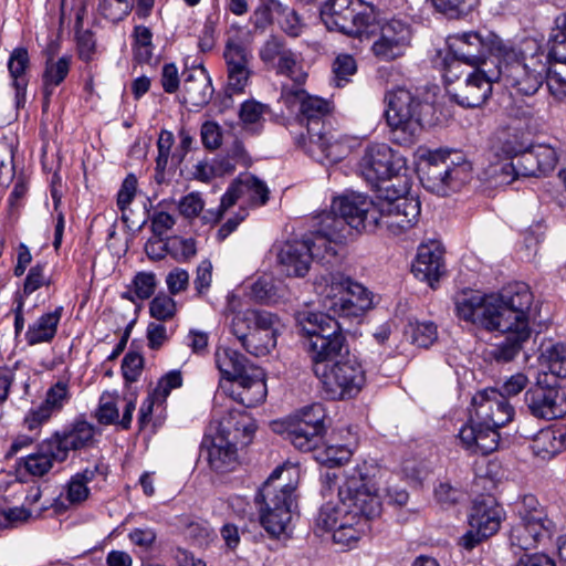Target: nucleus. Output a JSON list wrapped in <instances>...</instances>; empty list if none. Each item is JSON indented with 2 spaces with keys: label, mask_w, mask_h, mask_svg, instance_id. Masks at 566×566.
Instances as JSON below:
<instances>
[{
  "label": "nucleus",
  "mask_w": 566,
  "mask_h": 566,
  "mask_svg": "<svg viewBox=\"0 0 566 566\" xmlns=\"http://www.w3.org/2000/svg\"><path fill=\"white\" fill-rule=\"evenodd\" d=\"M261 61L279 75L289 77L293 84H304L307 72L297 53L290 49L282 36L270 35L259 52Z\"/></svg>",
  "instance_id": "412c9836"
},
{
  "label": "nucleus",
  "mask_w": 566,
  "mask_h": 566,
  "mask_svg": "<svg viewBox=\"0 0 566 566\" xmlns=\"http://www.w3.org/2000/svg\"><path fill=\"white\" fill-rule=\"evenodd\" d=\"M532 303L530 287L517 283L500 294L462 291L455 296V312L460 319L505 334L504 340L490 352V356L497 363H507L515 358L531 336Z\"/></svg>",
  "instance_id": "f257e3e1"
},
{
  "label": "nucleus",
  "mask_w": 566,
  "mask_h": 566,
  "mask_svg": "<svg viewBox=\"0 0 566 566\" xmlns=\"http://www.w3.org/2000/svg\"><path fill=\"white\" fill-rule=\"evenodd\" d=\"M405 334L418 347L428 348L438 338L437 325L432 322H409Z\"/></svg>",
  "instance_id": "79ce46f5"
},
{
  "label": "nucleus",
  "mask_w": 566,
  "mask_h": 566,
  "mask_svg": "<svg viewBox=\"0 0 566 566\" xmlns=\"http://www.w3.org/2000/svg\"><path fill=\"white\" fill-rule=\"evenodd\" d=\"M167 245L168 254L177 262H187L197 253L196 242L191 238L169 237Z\"/></svg>",
  "instance_id": "3c124183"
},
{
  "label": "nucleus",
  "mask_w": 566,
  "mask_h": 566,
  "mask_svg": "<svg viewBox=\"0 0 566 566\" xmlns=\"http://www.w3.org/2000/svg\"><path fill=\"white\" fill-rule=\"evenodd\" d=\"M314 287L323 307L333 315L359 317L373 305L368 290L339 272L318 275Z\"/></svg>",
  "instance_id": "1a4fd4ad"
},
{
  "label": "nucleus",
  "mask_w": 566,
  "mask_h": 566,
  "mask_svg": "<svg viewBox=\"0 0 566 566\" xmlns=\"http://www.w3.org/2000/svg\"><path fill=\"white\" fill-rule=\"evenodd\" d=\"M509 161H503L499 164H494L491 166L490 175L499 182V184H511L516 178L520 177L516 169V164L514 158H509Z\"/></svg>",
  "instance_id": "69168bd1"
},
{
  "label": "nucleus",
  "mask_w": 566,
  "mask_h": 566,
  "mask_svg": "<svg viewBox=\"0 0 566 566\" xmlns=\"http://www.w3.org/2000/svg\"><path fill=\"white\" fill-rule=\"evenodd\" d=\"M531 147L541 176L552 172L559 160L558 150L547 144H537Z\"/></svg>",
  "instance_id": "de8ad7c7"
},
{
  "label": "nucleus",
  "mask_w": 566,
  "mask_h": 566,
  "mask_svg": "<svg viewBox=\"0 0 566 566\" xmlns=\"http://www.w3.org/2000/svg\"><path fill=\"white\" fill-rule=\"evenodd\" d=\"M300 471L294 465L277 467L263 483L255 501L260 505V522L273 537L285 534L295 505L294 492Z\"/></svg>",
  "instance_id": "423d86ee"
},
{
  "label": "nucleus",
  "mask_w": 566,
  "mask_h": 566,
  "mask_svg": "<svg viewBox=\"0 0 566 566\" xmlns=\"http://www.w3.org/2000/svg\"><path fill=\"white\" fill-rule=\"evenodd\" d=\"M149 313L157 321H168L176 314V302L171 296L160 293L150 302Z\"/></svg>",
  "instance_id": "13d9d810"
},
{
  "label": "nucleus",
  "mask_w": 566,
  "mask_h": 566,
  "mask_svg": "<svg viewBox=\"0 0 566 566\" xmlns=\"http://www.w3.org/2000/svg\"><path fill=\"white\" fill-rule=\"evenodd\" d=\"M182 385V376L179 370H171L163 376L154 392H156V397L160 402H165L166 398L169 396L172 389L179 388Z\"/></svg>",
  "instance_id": "0e129e2a"
},
{
  "label": "nucleus",
  "mask_w": 566,
  "mask_h": 566,
  "mask_svg": "<svg viewBox=\"0 0 566 566\" xmlns=\"http://www.w3.org/2000/svg\"><path fill=\"white\" fill-rule=\"evenodd\" d=\"M243 196L247 195L249 199L258 205L263 206L269 200V188L266 185L255 176L248 175L238 179Z\"/></svg>",
  "instance_id": "49530a36"
},
{
  "label": "nucleus",
  "mask_w": 566,
  "mask_h": 566,
  "mask_svg": "<svg viewBox=\"0 0 566 566\" xmlns=\"http://www.w3.org/2000/svg\"><path fill=\"white\" fill-rule=\"evenodd\" d=\"M56 461L62 462L63 460L57 458V451L52 441L48 439L40 443L34 452L19 460L18 470L20 472L23 470L29 475L40 478L45 475Z\"/></svg>",
  "instance_id": "2f4dec72"
},
{
  "label": "nucleus",
  "mask_w": 566,
  "mask_h": 566,
  "mask_svg": "<svg viewBox=\"0 0 566 566\" xmlns=\"http://www.w3.org/2000/svg\"><path fill=\"white\" fill-rule=\"evenodd\" d=\"M45 264H35L32 266L25 277L23 292L31 294L43 285H50L51 277L45 274Z\"/></svg>",
  "instance_id": "e2e57ef3"
},
{
  "label": "nucleus",
  "mask_w": 566,
  "mask_h": 566,
  "mask_svg": "<svg viewBox=\"0 0 566 566\" xmlns=\"http://www.w3.org/2000/svg\"><path fill=\"white\" fill-rule=\"evenodd\" d=\"M250 296L255 302L263 304L276 303L280 298L277 287L273 280L268 276L259 277L250 286Z\"/></svg>",
  "instance_id": "09e8293b"
},
{
  "label": "nucleus",
  "mask_w": 566,
  "mask_h": 566,
  "mask_svg": "<svg viewBox=\"0 0 566 566\" xmlns=\"http://www.w3.org/2000/svg\"><path fill=\"white\" fill-rule=\"evenodd\" d=\"M30 65L28 50L24 48H15L9 57L8 70L12 78V83L19 81H29L25 77V71Z\"/></svg>",
  "instance_id": "5fc2aeb1"
},
{
  "label": "nucleus",
  "mask_w": 566,
  "mask_h": 566,
  "mask_svg": "<svg viewBox=\"0 0 566 566\" xmlns=\"http://www.w3.org/2000/svg\"><path fill=\"white\" fill-rule=\"evenodd\" d=\"M228 70H250V53L238 42L229 41L224 50Z\"/></svg>",
  "instance_id": "603ef678"
},
{
  "label": "nucleus",
  "mask_w": 566,
  "mask_h": 566,
  "mask_svg": "<svg viewBox=\"0 0 566 566\" xmlns=\"http://www.w3.org/2000/svg\"><path fill=\"white\" fill-rule=\"evenodd\" d=\"M237 444L228 436L217 432L213 436H206L202 451L207 453L210 468L220 473L233 470L238 462Z\"/></svg>",
  "instance_id": "393cba45"
},
{
  "label": "nucleus",
  "mask_w": 566,
  "mask_h": 566,
  "mask_svg": "<svg viewBox=\"0 0 566 566\" xmlns=\"http://www.w3.org/2000/svg\"><path fill=\"white\" fill-rule=\"evenodd\" d=\"M135 408L136 403L134 399L125 400L123 417L119 420V409L115 399L111 396H102L95 417L101 424L118 423L122 429L127 430L130 428Z\"/></svg>",
  "instance_id": "72a5a7b5"
},
{
  "label": "nucleus",
  "mask_w": 566,
  "mask_h": 566,
  "mask_svg": "<svg viewBox=\"0 0 566 566\" xmlns=\"http://www.w3.org/2000/svg\"><path fill=\"white\" fill-rule=\"evenodd\" d=\"M357 71L355 59L349 54H339L333 63L334 81L337 86H343L349 81V76Z\"/></svg>",
  "instance_id": "052dcab7"
},
{
  "label": "nucleus",
  "mask_w": 566,
  "mask_h": 566,
  "mask_svg": "<svg viewBox=\"0 0 566 566\" xmlns=\"http://www.w3.org/2000/svg\"><path fill=\"white\" fill-rule=\"evenodd\" d=\"M134 39L137 59L139 61H149L153 54L151 31L145 25H137L134 29Z\"/></svg>",
  "instance_id": "680f3d73"
},
{
  "label": "nucleus",
  "mask_w": 566,
  "mask_h": 566,
  "mask_svg": "<svg viewBox=\"0 0 566 566\" xmlns=\"http://www.w3.org/2000/svg\"><path fill=\"white\" fill-rule=\"evenodd\" d=\"M459 63L450 64L447 69L448 81H455L448 88L452 99L463 107L474 108L483 105L492 94V84L501 80V71L494 66H473L462 72L461 78L455 70Z\"/></svg>",
  "instance_id": "4468645a"
},
{
  "label": "nucleus",
  "mask_w": 566,
  "mask_h": 566,
  "mask_svg": "<svg viewBox=\"0 0 566 566\" xmlns=\"http://www.w3.org/2000/svg\"><path fill=\"white\" fill-rule=\"evenodd\" d=\"M343 500L338 495V502H327L319 509L317 517L315 520L316 531L321 532H333L340 522L342 515L344 514Z\"/></svg>",
  "instance_id": "c03bdc74"
},
{
  "label": "nucleus",
  "mask_w": 566,
  "mask_h": 566,
  "mask_svg": "<svg viewBox=\"0 0 566 566\" xmlns=\"http://www.w3.org/2000/svg\"><path fill=\"white\" fill-rule=\"evenodd\" d=\"M406 159L387 144L369 145L358 164L360 176L373 187L406 170Z\"/></svg>",
  "instance_id": "aec40b11"
},
{
  "label": "nucleus",
  "mask_w": 566,
  "mask_h": 566,
  "mask_svg": "<svg viewBox=\"0 0 566 566\" xmlns=\"http://www.w3.org/2000/svg\"><path fill=\"white\" fill-rule=\"evenodd\" d=\"M505 156L514 158L516 164L517 174L522 177H541L539 169L535 161L532 147L522 149L521 147L511 146L506 144L503 147Z\"/></svg>",
  "instance_id": "ea45409f"
},
{
  "label": "nucleus",
  "mask_w": 566,
  "mask_h": 566,
  "mask_svg": "<svg viewBox=\"0 0 566 566\" xmlns=\"http://www.w3.org/2000/svg\"><path fill=\"white\" fill-rule=\"evenodd\" d=\"M324 417L321 405L304 407L283 423L285 439L302 452L316 450L324 432Z\"/></svg>",
  "instance_id": "6ab92c4d"
},
{
  "label": "nucleus",
  "mask_w": 566,
  "mask_h": 566,
  "mask_svg": "<svg viewBox=\"0 0 566 566\" xmlns=\"http://www.w3.org/2000/svg\"><path fill=\"white\" fill-rule=\"evenodd\" d=\"M549 52L546 53L548 62L551 59L558 63H566V13L555 19L549 40Z\"/></svg>",
  "instance_id": "a19ab883"
},
{
  "label": "nucleus",
  "mask_w": 566,
  "mask_h": 566,
  "mask_svg": "<svg viewBox=\"0 0 566 566\" xmlns=\"http://www.w3.org/2000/svg\"><path fill=\"white\" fill-rule=\"evenodd\" d=\"M420 171L423 187L439 196L459 191L471 178L469 163L458 153L446 150L428 151Z\"/></svg>",
  "instance_id": "ddd939ff"
},
{
  "label": "nucleus",
  "mask_w": 566,
  "mask_h": 566,
  "mask_svg": "<svg viewBox=\"0 0 566 566\" xmlns=\"http://www.w3.org/2000/svg\"><path fill=\"white\" fill-rule=\"evenodd\" d=\"M321 19L329 30L363 38L373 32L375 15L363 9L360 0H326L321 7Z\"/></svg>",
  "instance_id": "2eb2a0df"
},
{
  "label": "nucleus",
  "mask_w": 566,
  "mask_h": 566,
  "mask_svg": "<svg viewBox=\"0 0 566 566\" xmlns=\"http://www.w3.org/2000/svg\"><path fill=\"white\" fill-rule=\"evenodd\" d=\"M530 413L538 419L554 420L566 415V394L555 386L536 385L524 396Z\"/></svg>",
  "instance_id": "5701e85b"
},
{
  "label": "nucleus",
  "mask_w": 566,
  "mask_h": 566,
  "mask_svg": "<svg viewBox=\"0 0 566 566\" xmlns=\"http://www.w3.org/2000/svg\"><path fill=\"white\" fill-rule=\"evenodd\" d=\"M62 313L63 307L59 306L54 311L41 315L33 324L29 325L25 333L28 345L50 343L56 335Z\"/></svg>",
  "instance_id": "f704fd0d"
},
{
  "label": "nucleus",
  "mask_w": 566,
  "mask_h": 566,
  "mask_svg": "<svg viewBox=\"0 0 566 566\" xmlns=\"http://www.w3.org/2000/svg\"><path fill=\"white\" fill-rule=\"evenodd\" d=\"M518 516L520 520L512 526L510 533L512 546L525 551L531 549L551 536L554 523L547 517L534 496H524Z\"/></svg>",
  "instance_id": "f3484780"
},
{
  "label": "nucleus",
  "mask_w": 566,
  "mask_h": 566,
  "mask_svg": "<svg viewBox=\"0 0 566 566\" xmlns=\"http://www.w3.org/2000/svg\"><path fill=\"white\" fill-rule=\"evenodd\" d=\"M434 9L451 18L468 14L479 3V0H431Z\"/></svg>",
  "instance_id": "864d4df0"
},
{
  "label": "nucleus",
  "mask_w": 566,
  "mask_h": 566,
  "mask_svg": "<svg viewBox=\"0 0 566 566\" xmlns=\"http://www.w3.org/2000/svg\"><path fill=\"white\" fill-rule=\"evenodd\" d=\"M144 366V358L136 352H128L122 363L124 378L129 381H136Z\"/></svg>",
  "instance_id": "338daca9"
},
{
  "label": "nucleus",
  "mask_w": 566,
  "mask_h": 566,
  "mask_svg": "<svg viewBox=\"0 0 566 566\" xmlns=\"http://www.w3.org/2000/svg\"><path fill=\"white\" fill-rule=\"evenodd\" d=\"M496 67L501 71V80L507 86L523 95L535 94L546 81L549 72L546 50L535 39H525L520 53L514 56L500 59Z\"/></svg>",
  "instance_id": "0eeeda50"
},
{
  "label": "nucleus",
  "mask_w": 566,
  "mask_h": 566,
  "mask_svg": "<svg viewBox=\"0 0 566 566\" xmlns=\"http://www.w3.org/2000/svg\"><path fill=\"white\" fill-rule=\"evenodd\" d=\"M386 102L385 116L392 142L403 146L413 144L422 130V114L429 105L402 87L388 92Z\"/></svg>",
  "instance_id": "f8f14e48"
},
{
  "label": "nucleus",
  "mask_w": 566,
  "mask_h": 566,
  "mask_svg": "<svg viewBox=\"0 0 566 566\" xmlns=\"http://www.w3.org/2000/svg\"><path fill=\"white\" fill-rule=\"evenodd\" d=\"M415 276L433 286L444 273L443 250L438 242L420 244L411 268Z\"/></svg>",
  "instance_id": "a878e982"
},
{
  "label": "nucleus",
  "mask_w": 566,
  "mask_h": 566,
  "mask_svg": "<svg viewBox=\"0 0 566 566\" xmlns=\"http://www.w3.org/2000/svg\"><path fill=\"white\" fill-rule=\"evenodd\" d=\"M470 421L459 432L462 447L474 454H489L497 449V429L509 423L514 408L499 389L488 388L472 399Z\"/></svg>",
  "instance_id": "20e7f679"
},
{
  "label": "nucleus",
  "mask_w": 566,
  "mask_h": 566,
  "mask_svg": "<svg viewBox=\"0 0 566 566\" xmlns=\"http://www.w3.org/2000/svg\"><path fill=\"white\" fill-rule=\"evenodd\" d=\"M352 451L345 446H327L322 450H316L315 459L324 465L335 467L347 462Z\"/></svg>",
  "instance_id": "4d7b16f0"
},
{
  "label": "nucleus",
  "mask_w": 566,
  "mask_h": 566,
  "mask_svg": "<svg viewBox=\"0 0 566 566\" xmlns=\"http://www.w3.org/2000/svg\"><path fill=\"white\" fill-rule=\"evenodd\" d=\"M296 322L302 332L310 336V339L316 338L318 335L332 332L338 328V322L328 314L312 311H300L296 313Z\"/></svg>",
  "instance_id": "e433bc0d"
},
{
  "label": "nucleus",
  "mask_w": 566,
  "mask_h": 566,
  "mask_svg": "<svg viewBox=\"0 0 566 566\" xmlns=\"http://www.w3.org/2000/svg\"><path fill=\"white\" fill-rule=\"evenodd\" d=\"M339 496L344 514L333 531V539L342 545H350L368 530V521L380 514L381 502L360 470L347 476L346 482L339 486Z\"/></svg>",
  "instance_id": "39448f33"
},
{
  "label": "nucleus",
  "mask_w": 566,
  "mask_h": 566,
  "mask_svg": "<svg viewBox=\"0 0 566 566\" xmlns=\"http://www.w3.org/2000/svg\"><path fill=\"white\" fill-rule=\"evenodd\" d=\"M205 207V202L198 192L185 196L178 205L180 213L186 218L197 217Z\"/></svg>",
  "instance_id": "774afa93"
},
{
  "label": "nucleus",
  "mask_w": 566,
  "mask_h": 566,
  "mask_svg": "<svg viewBox=\"0 0 566 566\" xmlns=\"http://www.w3.org/2000/svg\"><path fill=\"white\" fill-rule=\"evenodd\" d=\"M502 510L492 496L475 499L469 515L471 530L461 538L467 549H472L482 539L494 535L501 525Z\"/></svg>",
  "instance_id": "4be33fe9"
},
{
  "label": "nucleus",
  "mask_w": 566,
  "mask_h": 566,
  "mask_svg": "<svg viewBox=\"0 0 566 566\" xmlns=\"http://www.w3.org/2000/svg\"><path fill=\"white\" fill-rule=\"evenodd\" d=\"M271 11L276 15L282 30L291 36H298L303 30V22L297 12L280 1H272Z\"/></svg>",
  "instance_id": "37998d69"
},
{
  "label": "nucleus",
  "mask_w": 566,
  "mask_h": 566,
  "mask_svg": "<svg viewBox=\"0 0 566 566\" xmlns=\"http://www.w3.org/2000/svg\"><path fill=\"white\" fill-rule=\"evenodd\" d=\"M308 353L314 374H316L318 365L331 366L335 360H340L349 356V349L346 344V338L340 331V326L335 329L333 328L331 334L325 333L318 335L316 338L310 339Z\"/></svg>",
  "instance_id": "b1692460"
},
{
  "label": "nucleus",
  "mask_w": 566,
  "mask_h": 566,
  "mask_svg": "<svg viewBox=\"0 0 566 566\" xmlns=\"http://www.w3.org/2000/svg\"><path fill=\"white\" fill-rule=\"evenodd\" d=\"M214 361L222 378L232 382L231 396L234 400L248 408L264 401L266 385L261 368L230 347H218Z\"/></svg>",
  "instance_id": "6e6552de"
},
{
  "label": "nucleus",
  "mask_w": 566,
  "mask_h": 566,
  "mask_svg": "<svg viewBox=\"0 0 566 566\" xmlns=\"http://www.w3.org/2000/svg\"><path fill=\"white\" fill-rule=\"evenodd\" d=\"M71 66L70 56H61L57 60L49 57L42 73L43 106L48 107L50 97L56 86L66 78Z\"/></svg>",
  "instance_id": "c9c22d12"
},
{
  "label": "nucleus",
  "mask_w": 566,
  "mask_h": 566,
  "mask_svg": "<svg viewBox=\"0 0 566 566\" xmlns=\"http://www.w3.org/2000/svg\"><path fill=\"white\" fill-rule=\"evenodd\" d=\"M128 0H99L98 12L112 22L123 20L130 11Z\"/></svg>",
  "instance_id": "bf43d9fd"
},
{
  "label": "nucleus",
  "mask_w": 566,
  "mask_h": 566,
  "mask_svg": "<svg viewBox=\"0 0 566 566\" xmlns=\"http://www.w3.org/2000/svg\"><path fill=\"white\" fill-rule=\"evenodd\" d=\"M539 365L558 378H566V345L557 343L542 348Z\"/></svg>",
  "instance_id": "58836bf2"
},
{
  "label": "nucleus",
  "mask_w": 566,
  "mask_h": 566,
  "mask_svg": "<svg viewBox=\"0 0 566 566\" xmlns=\"http://www.w3.org/2000/svg\"><path fill=\"white\" fill-rule=\"evenodd\" d=\"M182 98L185 104L201 107L209 103L213 88L211 80L202 66L193 67L182 73Z\"/></svg>",
  "instance_id": "c85d7f7f"
},
{
  "label": "nucleus",
  "mask_w": 566,
  "mask_h": 566,
  "mask_svg": "<svg viewBox=\"0 0 566 566\" xmlns=\"http://www.w3.org/2000/svg\"><path fill=\"white\" fill-rule=\"evenodd\" d=\"M69 399L67 384L63 381L56 382L48 390L45 400L39 407L29 411L24 419L25 424L30 430L35 429L50 419L54 412H59Z\"/></svg>",
  "instance_id": "c756f323"
},
{
  "label": "nucleus",
  "mask_w": 566,
  "mask_h": 566,
  "mask_svg": "<svg viewBox=\"0 0 566 566\" xmlns=\"http://www.w3.org/2000/svg\"><path fill=\"white\" fill-rule=\"evenodd\" d=\"M447 43L454 57L470 67L494 66L500 59L514 56L512 46L485 29L453 33Z\"/></svg>",
  "instance_id": "9d476101"
},
{
  "label": "nucleus",
  "mask_w": 566,
  "mask_h": 566,
  "mask_svg": "<svg viewBox=\"0 0 566 566\" xmlns=\"http://www.w3.org/2000/svg\"><path fill=\"white\" fill-rule=\"evenodd\" d=\"M315 375L321 380L325 395L332 400L356 396L365 382L361 366L349 356L335 360L331 366L318 365Z\"/></svg>",
  "instance_id": "dca6fc26"
},
{
  "label": "nucleus",
  "mask_w": 566,
  "mask_h": 566,
  "mask_svg": "<svg viewBox=\"0 0 566 566\" xmlns=\"http://www.w3.org/2000/svg\"><path fill=\"white\" fill-rule=\"evenodd\" d=\"M175 143L174 134L169 130H161L157 140L158 156L156 158L157 182H161L165 178V170L170 157V150Z\"/></svg>",
  "instance_id": "8fccbe9b"
},
{
  "label": "nucleus",
  "mask_w": 566,
  "mask_h": 566,
  "mask_svg": "<svg viewBox=\"0 0 566 566\" xmlns=\"http://www.w3.org/2000/svg\"><path fill=\"white\" fill-rule=\"evenodd\" d=\"M346 239V233L342 231L333 232L332 229H327L325 226V216L319 217L318 229L305 235L303 242L310 245L312 261H323L326 256H334L336 254L335 244Z\"/></svg>",
  "instance_id": "473e14b6"
},
{
  "label": "nucleus",
  "mask_w": 566,
  "mask_h": 566,
  "mask_svg": "<svg viewBox=\"0 0 566 566\" xmlns=\"http://www.w3.org/2000/svg\"><path fill=\"white\" fill-rule=\"evenodd\" d=\"M566 448V433L560 429H543L534 438L533 451L542 459H551Z\"/></svg>",
  "instance_id": "4c0bfd02"
},
{
  "label": "nucleus",
  "mask_w": 566,
  "mask_h": 566,
  "mask_svg": "<svg viewBox=\"0 0 566 566\" xmlns=\"http://www.w3.org/2000/svg\"><path fill=\"white\" fill-rule=\"evenodd\" d=\"M95 433V427L92 423L80 420L63 433H55L50 440L57 451V458L65 460L70 450H78L92 446Z\"/></svg>",
  "instance_id": "cd10ccee"
},
{
  "label": "nucleus",
  "mask_w": 566,
  "mask_h": 566,
  "mask_svg": "<svg viewBox=\"0 0 566 566\" xmlns=\"http://www.w3.org/2000/svg\"><path fill=\"white\" fill-rule=\"evenodd\" d=\"M303 84H283L281 102L291 109H297L300 120L306 126L304 147L306 153L319 163L335 164L346 155V146L326 124L331 107L326 99L308 95Z\"/></svg>",
  "instance_id": "7ed1b4c3"
},
{
  "label": "nucleus",
  "mask_w": 566,
  "mask_h": 566,
  "mask_svg": "<svg viewBox=\"0 0 566 566\" xmlns=\"http://www.w3.org/2000/svg\"><path fill=\"white\" fill-rule=\"evenodd\" d=\"M371 29L373 32L364 34V36L376 35L371 44V52L380 61L397 60L403 56L411 46L413 31L406 19H384L377 24L374 21Z\"/></svg>",
  "instance_id": "a211bd4d"
},
{
  "label": "nucleus",
  "mask_w": 566,
  "mask_h": 566,
  "mask_svg": "<svg viewBox=\"0 0 566 566\" xmlns=\"http://www.w3.org/2000/svg\"><path fill=\"white\" fill-rule=\"evenodd\" d=\"M276 258L282 271L289 276L303 277L312 263L310 245L303 240L285 241L280 245Z\"/></svg>",
  "instance_id": "bb28decb"
},
{
  "label": "nucleus",
  "mask_w": 566,
  "mask_h": 566,
  "mask_svg": "<svg viewBox=\"0 0 566 566\" xmlns=\"http://www.w3.org/2000/svg\"><path fill=\"white\" fill-rule=\"evenodd\" d=\"M255 428L254 421L247 412L228 408L227 415L218 421L217 433L228 436L234 443L248 444Z\"/></svg>",
  "instance_id": "7c9ffc66"
},
{
  "label": "nucleus",
  "mask_w": 566,
  "mask_h": 566,
  "mask_svg": "<svg viewBox=\"0 0 566 566\" xmlns=\"http://www.w3.org/2000/svg\"><path fill=\"white\" fill-rule=\"evenodd\" d=\"M231 334L253 356H264L276 345L279 318L274 314L247 308L233 311L228 317Z\"/></svg>",
  "instance_id": "9b49d317"
},
{
  "label": "nucleus",
  "mask_w": 566,
  "mask_h": 566,
  "mask_svg": "<svg viewBox=\"0 0 566 566\" xmlns=\"http://www.w3.org/2000/svg\"><path fill=\"white\" fill-rule=\"evenodd\" d=\"M157 281L156 276L151 272H138L132 283L133 291H128L123 294V297L132 302L136 298L146 300L149 298L156 289Z\"/></svg>",
  "instance_id": "a18cd8bd"
},
{
  "label": "nucleus",
  "mask_w": 566,
  "mask_h": 566,
  "mask_svg": "<svg viewBox=\"0 0 566 566\" xmlns=\"http://www.w3.org/2000/svg\"><path fill=\"white\" fill-rule=\"evenodd\" d=\"M325 226L333 232L349 234V229L357 232L384 229L390 234L399 235L411 229L420 216V202L409 196L377 195L375 199L352 192L333 200L331 211L323 213Z\"/></svg>",
  "instance_id": "f03ea898"
},
{
  "label": "nucleus",
  "mask_w": 566,
  "mask_h": 566,
  "mask_svg": "<svg viewBox=\"0 0 566 566\" xmlns=\"http://www.w3.org/2000/svg\"><path fill=\"white\" fill-rule=\"evenodd\" d=\"M185 535L198 546H207L216 537L214 531L206 521H190L187 523Z\"/></svg>",
  "instance_id": "6e6d98bb"
}]
</instances>
